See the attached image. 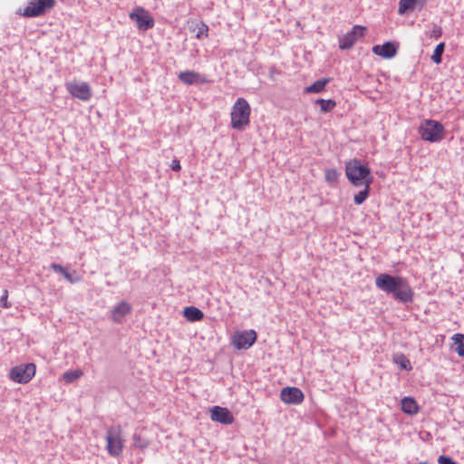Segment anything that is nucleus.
<instances>
[{
	"label": "nucleus",
	"instance_id": "obj_1",
	"mask_svg": "<svg viewBox=\"0 0 464 464\" xmlns=\"http://www.w3.org/2000/svg\"><path fill=\"white\" fill-rule=\"evenodd\" d=\"M375 285L399 303L409 304L413 301L414 291L405 277L381 273L375 277Z\"/></svg>",
	"mask_w": 464,
	"mask_h": 464
},
{
	"label": "nucleus",
	"instance_id": "obj_2",
	"mask_svg": "<svg viewBox=\"0 0 464 464\" xmlns=\"http://www.w3.org/2000/svg\"><path fill=\"white\" fill-rule=\"evenodd\" d=\"M251 108L244 98H237L230 112V125L233 129L242 130L250 121Z\"/></svg>",
	"mask_w": 464,
	"mask_h": 464
},
{
	"label": "nucleus",
	"instance_id": "obj_3",
	"mask_svg": "<svg viewBox=\"0 0 464 464\" xmlns=\"http://www.w3.org/2000/svg\"><path fill=\"white\" fill-rule=\"evenodd\" d=\"M345 174L348 180L355 187L366 185L368 179L372 180L370 169L357 159L346 162Z\"/></svg>",
	"mask_w": 464,
	"mask_h": 464
},
{
	"label": "nucleus",
	"instance_id": "obj_4",
	"mask_svg": "<svg viewBox=\"0 0 464 464\" xmlns=\"http://www.w3.org/2000/svg\"><path fill=\"white\" fill-rule=\"evenodd\" d=\"M419 133L425 141L439 142L444 138L445 128L440 121L427 119L421 122Z\"/></svg>",
	"mask_w": 464,
	"mask_h": 464
},
{
	"label": "nucleus",
	"instance_id": "obj_5",
	"mask_svg": "<svg viewBox=\"0 0 464 464\" xmlns=\"http://www.w3.org/2000/svg\"><path fill=\"white\" fill-rule=\"evenodd\" d=\"M105 440L108 453L114 458L121 456L124 447L121 427L120 425L108 427Z\"/></svg>",
	"mask_w": 464,
	"mask_h": 464
},
{
	"label": "nucleus",
	"instance_id": "obj_6",
	"mask_svg": "<svg viewBox=\"0 0 464 464\" xmlns=\"http://www.w3.org/2000/svg\"><path fill=\"white\" fill-rule=\"evenodd\" d=\"M55 0H29L22 13L24 17H39L50 12L55 6Z\"/></svg>",
	"mask_w": 464,
	"mask_h": 464
},
{
	"label": "nucleus",
	"instance_id": "obj_7",
	"mask_svg": "<svg viewBox=\"0 0 464 464\" xmlns=\"http://www.w3.org/2000/svg\"><path fill=\"white\" fill-rule=\"evenodd\" d=\"M35 374L34 363L20 364L11 368L9 377L17 383H27Z\"/></svg>",
	"mask_w": 464,
	"mask_h": 464
},
{
	"label": "nucleus",
	"instance_id": "obj_8",
	"mask_svg": "<svg viewBox=\"0 0 464 464\" xmlns=\"http://www.w3.org/2000/svg\"><path fill=\"white\" fill-rule=\"evenodd\" d=\"M66 90L73 97L82 102H88L92 96L89 83L85 82H69L65 83Z\"/></svg>",
	"mask_w": 464,
	"mask_h": 464
},
{
	"label": "nucleus",
	"instance_id": "obj_9",
	"mask_svg": "<svg viewBox=\"0 0 464 464\" xmlns=\"http://www.w3.org/2000/svg\"><path fill=\"white\" fill-rule=\"evenodd\" d=\"M130 18L137 23V26L141 31L151 29L155 23L150 13L143 7L137 6L130 14Z\"/></svg>",
	"mask_w": 464,
	"mask_h": 464
},
{
	"label": "nucleus",
	"instance_id": "obj_10",
	"mask_svg": "<svg viewBox=\"0 0 464 464\" xmlns=\"http://www.w3.org/2000/svg\"><path fill=\"white\" fill-rule=\"evenodd\" d=\"M366 27L354 25L351 31L339 38V48L341 50L350 49L358 40L363 37Z\"/></svg>",
	"mask_w": 464,
	"mask_h": 464
},
{
	"label": "nucleus",
	"instance_id": "obj_11",
	"mask_svg": "<svg viewBox=\"0 0 464 464\" xmlns=\"http://www.w3.org/2000/svg\"><path fill=\"white\" fill-rule=\"evenodd\" d=\"M256 341L255 330L237 332L232 338V344L238 350L250 348Z\"/></svg>",
	"mask_w": 464,
	"mask_h": 464
},
{
	"label": "nucleus",
	"instance_id": "obj_12",
	"mask_svg": "<svg viewBox=\"0 0 464 464\" xmlns=\"http://www.w3.org/2000/svg\"><path fill=\"white\" fill-rule=\"evenodd\" d=\"M280 399L286 404L298 405L303 402L304 395L297 387H285L281 390Z\"/></svg>",
	"mask_w": 464,
	"mask_h": 464
},
{
	"label": "nucleus",
	"instance_id": "obj_13",
	"mask_svg": "<svg viewBox=\"0 0 464 464\" xmlns=\"http://www.w3.org/2000/svg\"><path fill=\"white\" fill-rule=\"evenodd\" d=\"M210 417L213 421L221 424H231L234 417L228 409L220 406H214L210 410Z\"/></svg>",
	"mask_w": 464,
	"mask_h": 464
},
{
	"label": "nucleus",
	"instance_id": "obj_14",
	"mask_svg": "<svg viewBox=\"0 0 464 464\" xmlns=\"http://www.w3.org/2000/svg\"><path fill=\"white\" fill-rule=\"evenodd\" d=\"M178 78L185 84L207 83L208 80L195 71L187 70L180 72Z\"/></svg>",
	"mask_w": 464,
	"mask_h": 464
},
{
	"label": "nucleus",
	"instance_id": "obj_15",
	"mask_svg": "<svg viewBox=\"0 0 464 464\" xmlns=\"http://www.w3.org/2000/svg\"><path fill=\"white\" fill-rule=\"evenodd\" d=\"M372 52L382 58L391 59L397 53V46L392 42H386L382 45L372 47Z\"/></svg>",
	"mask_w": 464,
	"mask_h": 464
},
{
	"label": "nucleus",
	"instance_id": "obj_16",
	"mask_svg": "<svg viewBox=\"0 0 464 464\" xmlns=\"http://www.w3.org/2000/svg\"><path fill=\"white\" fill-rule=\"evenodd\" d=\"M131 311V305L125 302L121 301L117 304L111 311V320L114 323L120 324L122 322L123 318L129 314Z\"/></svg>",
	"mask_w": 464,
	"mask_h": 464
},
{
	"label": "nucleus",
	"instance_id": "obj_17",
	"mask_svg": "<svg viewBox=\"0 0 464 464\" xmlns=\"http://www.w3.org/2000/svg\"><path fill=\"white\" fill-rule=\"evenodd\" d=\"M183 314L189 322H198L204 317L203 312L195 306L185 307Z\"/></svg>",
	"mask_w": 464,
	"mask_h": 464
},
{
	"label": "nucleus",
	"instance_id": "obj_18",
	"mask_svg": "<svg viewBox=\"0 0 464 464\" xmlns=\"http://www.w3.org/2000/svg\"><path fill=\"white\" fill-rule=\"evenodd\" d=\"M330 82L328 78H321L315 81L313 84L305 87L304 92L306 93H320L322 92L326 84Z\"/></svg>",
	"mask_w": 464,
	"mask_h": 464
},
{
	"label": "nucleus",
	"instance_id": "obj_19",
	"mask_svg": "<svg viewBox=\"0 0 464 464\" xmlns=\"http://www.w3.org/2000/svg\"><path fill=\"white\" fill-rule=\"evenodd\" d=\"M401 410L407 414H416L418 412V405L414 399L405 397L401 400Z\"/></svg>",
	"mask_w": 464,
	"mask_h": 464
},
{
	"label": "nucleus",
	"instance_id": "obj_20",
	"mask_svg": "<svg viewBox=\"0 0 464 464\" xmlns=\"http://www.w3.org/2000/svg\"><path fill=\"white\" fill-rule=\"evenodd\" d=\"M371 184H372V179H368L366 181V185H363L364 188L362 190L359 191L356 195H354L353 199H354V203L356 205H361L367 199V198L369 197V194H370Z\"/></svg>",
	"mask_w": 464,
	"mask_h": 464
},
{
	"label": "nucleus",
	"instance_id": "obj_21",
	"mask_svg": "<svg viewBox=\"0 0 464 464\" xmlns=\"http://www.w3.org/2000/svg\"><path fill=\"white\" fill-rule=\"evenodd\" d=\"M315 103L320 105V110H321V112H323V113L330 112L336 106V102L332 99L324 100V99L319 98L315 101Z\"/></svg>",
	"mask_w": 464,
	"mask_h": 464
},
{
	"label": "nucleus",
	"instance_id": "obj_22",
	"mask_svg": "<svg viewBox=\"0 0 464 464\" xmlns=\"http://www.w3.org/2000/svg\"><path fill=\"white\" fill-rule=\"evenodd\" d=\"M451 339L454 341V343L457 345L456 352L460 357L464 358V334H455Z\"/></svg>",
	"mask_w": 464,
	"mask_h": 464
},
{
	"label": "nucleus",
	"instance_id": "obj_23",
	"mask_svg": "<svg viewBox=\"0 0 464 464\" xmlns=\"http://www.w3.org/2000/svg\"><path fill=\"white\" fill-rule=\"evenodd\" d=\"M82 371L79 369L73 371H66L63 373V379L65 382L71 383L82 376Z\"/></svg>",
	"mask_w": 464,
	"mask_h": 464
},
{
	"label": "nucleus",
	"instance_id": "obj_24",
	"mask_svg": "<svg viewBox=\"0 0 464 464\" xmlns=\"http://www.w3.org/2000/svg\"><path fill=\"white\" fill-rule=\"evenodd\" d=\"M444 49H445V44L444 43H440L439 44L436 45L434 51H433V53L431 55V61L436 63V64H440L442 61V53L444 52Z\"/></svg>",
	"mask_w": 464,
	"mask_h": 464
},
{
	"label": "nucleus",
	"instance_id": "obj_25",
	"mask_svg": "<svg viewBox=\"0 0 464 464\" xmlns=\"http://www.w3.org/2000/svg\"><path fill=\"white\" fill-rule=\"evenodd\" d=\"M416 7L413 0H400L398 13L404 14L406 12L412 10Z\"/></svg>",
	"mask_w": 464,
	"mask_h": 464
},
{
	"label": "nucleus",
	"instance_id": "obj_26",
	"mask_svg": "<svg viewBox=\"0 0 464 464\" xmlns=\"http://www.w3.org/2000/svg\"><path fill=\"white\" fill-rule=\"evenodd\" d=\"M325 179L327 182H336L339 177V173L335 169H329L325 170Z\"/></svg>",
	"mask_w": 464,
	"mask_h": 464
},
{
	"label": "nucleus",
	"instance_id": "obj_27",
	"mask_svg": "<svg viewBox=\"0 0 464 464\" xmlns=\"http://www.w3.org/2000/svg\"><path fill=\"white\" fill-rule=\"evenodd\" d=\"M208 26L205 24H201L198 27V31H197V34H196V37L198 39H201L203 37H207L208 36Z\"/></svg>",
	"mask_w": 464,
	"mask_h": 464
},
{
	"label": "nucleus",
	"instance_id": "obj_28",
	"mask_svg": "<svg viewBox=\"0 0 464 464\" xmlns=\"http://www.w3.org/2000/svg\"><path fill=\"white\" fill-rule=\"evenodd\" d=\"M64 278L71 284H75L81 281V276L77 274L75 270H73L72 273L69 272L68 274H66Z\"/></svg>",
	"mask_w": 464,
	"mask_h": 464
},
{
	"label": "nucleus",
	"instance_id": "obj_29",
	"mask_svg": "<svg viewBox=\"0 0 464 464\" xmlns=\"http://www.w3.org/2000/svg\"><path fill=\"white\" fill-rule=\"evenodd\" d=\"M50 268L55 272L60 273L61 275L63 276V277L65 276L66 274L69 273L63 266L56 263H52L50 265Z\"/></svg>",
	"mask_w": 464,
	"mask_h": 464
},
{
	"label": "nucleus",
	"instance_id": "obj_30",
	"mask_svg": "<svg viewBox=\"0 0 464 464\" xmlns=\"http://www.w3.org/2000/svg\"><path fill=\"white\" fill-rule=\"evenodd\" d=\"M50 268L55 272L60 273L61 275L63 276V277L65 276L66 274L69 273L63 266L56 263H52L50 265Z\"/></svg>",
	"mask_w": 464,
	"mask_h": 464
},
{
	"label": "nucleus",
	"instance_id": "obj_31",
	"mask_svg": "<svg viewBox=\"0 0 464 464\" xmlns=\"http://www.w3.org/2000/svg\"><path fill=\"white\" fill-rule=\"evenodd\" d=\"M441 34H442L441 27L435 24L430 34V37L433 38V39H439L441 36Z\"/></svg>",
	"mask_w": 464,
	"mask_h": 464
},
{
	"label": "nucleus",
	"instance_id": "obj_32",
	"mask_svg": "<svg viewBox=\"0 0 464 464\" xmlns=\"http://www.w3.org/2000/svg\"><path fill=\"white\" fill-rule=\"evenodd\" d=\"M7 298H8V291L6 289H5L3 291V295L2 296L0 297V304L4 307V308H9L11 307V304H9L7 302Z\"/></svg>",
	"mask_w": 464,
	"mask_h": 464
},
{
	"label": "nucleus",
	"instance_id": "obj_33",
	"mask_svg": "<svg viewBox=\"0 0 464 464\" xmlns=\"http://www.w3.org/2000/svg\"><path fill=\"white\" fill-rule=\"evenodd\" d=\"M397 363H399L401 368L405 370H410L411 368L410 361L404 355L401 356V359L397 362Z\"/></svg>",
	"mask_w": 464,
	"mask_h": 464
},
{
	"label": "nucleus",
	"instance_id": "obj_34",
	"mask_svg": "<svg viewBox=\"0 0 464 464\" xmlns=\"http://www.w3.org/2000/svg\"><path fill=\"white\" fill-rule=\"evenodd\" d=\"M439 464H457L451 458L441 455L438 459Z\"/></svg>",
	"mask_w": 464,
	"mask_h": 464
},
{
	"label": "nucleus",
	"instance_id": "obj_35",
	"mask_svg": "<svg viewBox=\"0 0 464 464\" xmlns=\"http://www.w3.org/2000/svg\"><path fill=\"white\" fill-rule=\"evenodd\" d=\"M170 168L174 171L180 170L181 166H180L179 160H177V159L172 160L171 164H170Z\"/></svg>",
	"mask_w": 464,
	"mask_h": 464
},
{
	"label": "nucleus",
	"instance_id": "obj_36",
	"mask_svg": "<svg viewBox=\"0 0 464 464\" xmlns=\"http://www.w3.org/2000/svg\"><path fill=\"white\" fill-rule=\"evenodd\" d=\"M416 6H419L420 8H422L423 5L426 4L427 0H413Z\"/></svg>",
	"mask_w": 464,
	"mask_h": 464
},
{
	"label": "nucleus",
	"instance_id": "obj_37",
	"mask_svg": "<svg viewBox=\"0 0 464 464\" xmlns=\"http://www.w3.org/2000/svg\"><path fill=\"white\" fill-rule=\"evenodd\" d=\"M417 464H433V463L429 462V461H422V462H420V463H417Z\"/></svg>",
	"mask_w": 464,
	"mask_h": 464
}]
</instances>
